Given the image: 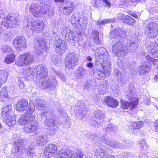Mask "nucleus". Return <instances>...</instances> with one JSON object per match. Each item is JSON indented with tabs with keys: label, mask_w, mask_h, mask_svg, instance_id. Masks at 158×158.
Masks as SVG:
<instances>
[{
	"label": "nucleus",
	"mask_w": 158,
	"mask_h": 158,
	"mask_svg": "<svg viewBox=\"0 0 158 158\" xmlns=\"http://www.w3.org/2000/svg\"><path fill=\"white\" fill-rule=\"evenodd\" d=\"M111 36L115 39L112 51L114 55L118 57L125 56L128 50L134 52L138 48V44L133 40H127L126 43V33L123 29L116 28L110 33Z\"/></svg>",
	"instance_id": "nucleus-1"
},
{
	"label": "nucleus",
	"mask_w": 158,
	"mask_h": 158,
	"mask_svg": "<svg viewBox=\"0 0 158 158\" xmlns=\"http://www.w3.org/2000/svg\"><path fill=\"white\" fill-rule=\"evenodd\" d=\"M32 72L33 73H35L36 77L40 79L39 86L42 89L47 88L53 89L57 85L58 81L54 76L47 77L48 75V71L45 66L42 65H38L33 69Z\"/></svg>",
	"instance_id": "nucleus-2"
},
{
	"label": "nucleus",
	"mask_w": 158,
	"mask_h": 158,
	"mask_svg": "<svg viewBox=\"0 0 158 158\" xmlns=\"http://www.w3.org/2000/svg\"><path fill=\"white\" fill-rule=\"evenodd\" d=\"M15 145L12 149V152L15 155H20L25 152L27 156L29 157H32L35 154L34 149H31L29 146H26L27 142L24 139H19L14 142Z\"/></svg>",
	"instance_id": "nucleus-3"
},
{
	"label": "nucleus",
	"mask_w": 158,
	"mask_h": 158,
	"mask_svg": "<svg viewBox=\"0 0 158 158\" xmlns=\"http://www.w3.org/2000/svg\"><path fill=\"white\" fill-rule=\"evenodd\" d=\"M128 89L126 98L130 100V102L128 103L124 100H122L121 101V107L124 109H127L129 107L131 110H133L137 107L138 104V99L135 94L134 87L129 85Z\"/></svg>",
	"instance_id": "nucleus-4"
},
{
	"label": "nucleus",
	"mask_w": 158,
	"mask_h": 158,
	"mask_svg": "<svg viewBox=\"0 0 158 158\" xmlns=\"http://www.w3.org/2000/svg\"><path fill=\"white\" fill-rule=\"evenodd\" d=\"M5 11L0 9V19L3 18L1 26L6 28H12L15 27L18 24L17 19L15 17L10 15H5Z\"/></svg>",
	"instance_id": "nucleus-5"
},
{
	"label": "nucleus",
	"mask_w": 158,
	"mask_h": 158,
	"mask_svg": "<svg viewBox=\"0 0 158 158\" xmlns=\"http://www.w3.org/2000/svg\"><path fill=\"white\" fill-rule=\"evenodd\" d=\"M30 106L31 107L28 108V110L25 111V114L19 118L18 121L20 125H26L30 121H33L35 119L36 115L32 114V113L35 110V108L33 105Z\"/></svg>",
	"instance_id": "nucleus-6"
},
{
	"label": "nucleus",
	"mask_w": 158,
	"mask_h": 158,
	"mask_svg": "<svg viewBox=\"0 0 158 158\" xmlns=\"http://www.w3.org/2000/svg\"><path fill=\"white\" fill-rule=\"evenodd\" d=\"M34 60L33 55L27 52L19 55L15 63L17 66L22 67L29 65L33 62Z\"/></svg>",
	"instance_id": "nucleus-7"
},
{
	"label": "nucleus",
	"mask_w": 158,
	"mask_h": 158,
	"mask_svg": "<svg viewBox=\"0 0 158 158\" xmlns=\"http://www.w3.org/2000/svg\"><path fill=\"white\" fill-rule=\"evenodd\" d=\"M147 37L150 39L156 37L158 34V25L156 22H149L145 27Z\"/></svg>",
	"instance_id": "nucleus-8"
},
{
	"label": "nucleus",
	"mask_w": 158,
	"mask_h": 158,
	"mask_svg": "<svg viewBox=\"0 0 158 158\" xmlns=\"http://www.w3.org/2000/svg\"><path fill=\"white\" fill-rule=\"evenodd\" d=\"M44 26V24L41 22H31L28 21L24 24V28L26 30H29L39 32L43 30Z\"/></svg>",
	"instance_id": "nucleus-9"
},
{
	"label": "nucleus",
	"mask_w": 158,
	"mask_h": 158,
	"mask_svg": "<svg viewBox=\"0 0 158 158\" xmlns=\"http://www.w3.org/2000/svg\"><path fill=\"white\" fill-rule=\"evenodd\" d=\"M78 61L77 55L74 53H71L68 54L66 56L65 61V66L68 69H73L77 64Z\"/></svg>",
	"instance_id": "nucleus-10"
},
{
	"label": "nucleus",
	"mask_w": 158,
	"mask_h": 158,
	"mask_svg": "<svg viewBox=\"0 0 158 158\" xmlns=\"http://www.w3.org/2000/svg\"><path fill=\"white\" fill-rule=\"evenodd\" d=\"M100 61L96 60L94 67L92 69L94 74L98 79H101L106 76L105 72L101 69H102V63Z\"/></svg>",
	"instance_id": "nucleus-11"
},
{
	"label": "nucleus",
	"mask_w": 158,
	"mask_h": 158,
	"mask_svg": "<svg viewBox=\"0 0 158 158\" xmlns=\"http://www.w3.org/2000/svg\"><path fill=\"white\" fill-rule=\"evenodd\" d=\"M13 44L17 51H23L26 48V40L23 37L15 38L13 42Z\"/></svg>",
	"instance_id": "nucleus-12"
},
{
	"label": "nucleus",
	"mask_w": 158,
	"mask_h": 158,
	"mask_svg": "<svg viewBox=\"0 0 158 158\" xmlns=\"http://www.w3.org/2000/svg\"><path fill=\"white\" fill-rule=\"evenodd\" d=\"M67 44L64 40L60 39H57L56 37V40L53 47L55 51L59 55H61L65 52Z\"/></svg>",
	"instance_id": "nucleus-13"
},
{
	"label": "nucleus",
	"mask_w": 158,
	"mask_h": 158,
	"mask_svg": "<svg viewBox=\"0 0 158 158\" xmlns=\"http://www.w3.org/2000/svg\"><path fill=\"white\" fill-rule=\"evenodd\" d=\"M102 147L103 146L98 147L95 152V155L98 156V158H116L113 156H109L107 151L110 149L106 147V150H105Z\"/></svg>",
	"instance_id": "nucleus-14"
},
{
	"label": "nucleus",
	"mask_w": 158,
	"mask_h": 158,
	"mask_svg": "<svg viewBox=\"0 0 158 158\" xmlns=\"http://www.w3.org/2000/svg\"><path fill=\"white\" fill-rule=\"evenodd\" d=\"M43 8V7L37 3H33L30 6L29 10L34 16L36 18H40L42 15V9Z\"/></svg>",
	"instance_id": "nucleus-15"
},
{
	"label": "nucleus",
	"mask_w": 158,
	"mask_h": 158,
	"mask_svg": "<svg viewBox=\"0 0 158 158\" xmlns=\"http://www.w3.org/2000/svg\"><path fill=\"white\" fill-rule=\"evenodd\" d=\"M31 105H33L35 108V105L32 101L30 102L29 105L28 106V103L27 101L22 100L16 104V109L19 111H26Z\"/></svg>",
	"instance_id": "nucleus-16"
},
{
	"label": "nucleus",
	"mask_w": 158,
	"mask_h": 158,
	"mask_svg": "<svg viewBox=\"0 0 158 158\" xmlns=\"http://www.w3.org/2000/svg\"><path fill=\"white\" fill-rule=\"evenodd\" d=\"M61 34L66 40H73L75 35L69 27H63L62 29Z\"/></svg>",
	"instance_id": "nucleus-17"
},
{
	"label": "nucleus",
	"mask_w": 158,
	"mask_h": 158,
	"mask_svg": "<svg viewBox=\"0 0 158 158\" xmlns=\"http://www.w3.org/2000/svg\"><path fill=\"white\" fill-rule=\"evenodd\" d=\"M57 149V146L53 144L48 145L45 148L44 155L46 157H51L54 154Z\"/></svg>",
	"instance_id": "nucleus-18"
},
{
	"label": "nucleus",
	"mask_w": 158,
	"mask_h": 158,
	"mask_svg": "<svg viewBox=\"0 0 158 158\" xmlns=\"http://www.w3.org/2000/svg\"><path fill=\"white\" fill-rule=\"evenodd\" d=\"M24 127V131L28 133H31L36 131L38 128V123L35 121H30Z\"/></svg>",
	"instance_id": "nucleus-19"
},
{
	"label": "nucleus",
	"mask_w": 158,
	"mask_h": 158,
	"mask_svg": "<svg viewBox=\"0 0 158 158\" xmlns=\"http://www.w3.org/2000/svg\"><path fill=\"white\" fill-rule=\"evenodd\" d=\"M35 48V52L39 53H42L44 49L45 45L43 39L41 37H38L34 42Z\"/></svg>",
	"instance_id": "nucleus-20"
},
{
	"label": "nucleus",
	"mask_w": 158,
	"mask_h": 158,
	"mask_svg": "<svg viewBox=\"0 0 158 158\" xmlns=\"http://www.w3.org/2000/svg\"><path fill=\"white\" fill-rule=\"evenodd\" d=\"M74 6L73 3L71 2H66L62 8L64 14L66 16L70 15L73 11Z\"/></svg>",
	"instance_id": "nucleus-21"
},
{
	"label": "nucleus",
	"mask_w": 158,
	"mask_h": 158,
	"mask_svg": "<svg viewBox=\"0 0 158 158\" xmlns=\"http://www.w3.org/2000/svg\"><path fill=\"white\" fill-rule=\"evenodd\" d=\"M73 152L69 149L58 151L56 158H72Z\"/></svg>",
	"instance_id": "nucleus-22"
},
{
	"label": "nucleus",
	"mask_w": 158,
	"mask_h": 158,
	"mask_svg": "<svg viewBox=\"0 0 158 158\" xmlns=\"http://www.w3.org/2000/svg\"><path fill=\"white\" fill-rule=\"evenodd\" d=\"M149 61H144L142 63L141 65L138 68V72L140 76L145 74L149 70Z\"/></svg>",
	"instance_id": "nucleus-23"
},
{
	"label": "nucleus",
	"mask_w": 158,
	"mask_h": 158,
	"mask_svg": "<svg viewBox=\"0 0 158 158\" xmlns=\"http://www.w3.org/2000/svg\"><path fill=\"white\" fill-rule=\"evenodd\" d=\"M104 102L108 106L113 108L116 107L119 105L118 102L116 99L111 97H106Z\"/></svg>",
	"instance_id": "nucleus-24"
},
{
	"label": "nucleus",
	"mask_w": 158,
	"mask_h": 158,
	"mask_svg": "<svg viewBox=\"0 0 158 158\" xmlns=\"http://www.w3.org/2000/svg\"><path fill=\"white\" fill-rule=\"evenodd\" d=\"M58 123L56 116H52L51 118H47L45 120L44 123L48 127H53L57 126Z\"/></svg>",
	"instance_id": "nucleus-25"
},
{
	"label": "nucleus",
	"mask_w": 158,
	"mask_h": 158,
	"mask_svg": "<svg viewBox=\"0 0 158 158\" xmlns=\"http://www.w3.org/2000/svg\"><path fill=\"white\" fill-rule=\"evenodd\" d=\"M148 48L153 56L158 58V44L155 42H153L148 46Z\"/></svg>",
	"instance_id": "nucleus-26"
},
{
	"label": "nucleus",
	"mask_w": 158,
	"mask_h": 158,
	"mask_svg": "<svg viewBox=\"0 0 158 158\" xmlns=\"http://www.w3.org/2000/svg\"><path fill=\"white\" fill-rule=\"evenodd\" d=\"M36 108L39 110H41L44 109L46 106L45 101L42 99H36L35 100Z\"/></svg>",
	"instance_id": "nucleus-27"
},
{
	"label": "nucleus",
	"mask_w": 158,
	"mask_h": 158,
	"mask_svg": "<svg viewBox=\"0 0 158 158\" xmlns=\"http://www.w3.org/2000/svg\"><path fill=\"white\" fill-rule=\"evenodd\" d=\"M122 21L124 23L128 24L131 26L135 25L136 21L129 15H126L123 16L121 19Z\"/></svg>",
	"instance_id": "nucleus-28"
},
{
	"label": "nucleus",
	"mask_w": 158,
	"mask_h": 158,
	"mask_svg": "<svg viewBox=\"0 0 158 158\" xmlns=\"http://www.w3.org/2000/svg\"><path fill=\"white\" fill-rule=\"evenodd\" d=\"M48 138L46 135H38L36 143L40 146L44 145L48 142Z\"/></svg>",
	"instance_id": "nucleus-29"
},
{
	"label": "nucleus",
	"mask_w": 158,
	"mask_h": 158,
	"mask_svg": "<svg viewBox=\"0 0 158 158\" xmlns=\"http://www.w3.org/2000/svg\"><path fill=\"white\" fill-rule=\"evenodd\" d=\"M6 117L7 118L6 119V122L7 124L10 127L14 126L16 123L15 115L14 114H10Z\"/></svg>",
	"instance_id": "nucleus-30"
},
{
	"label": "nucleus",
	"mask_w": 158,
	"mask_h": 158,
	"mask_svg": "<svg viewBox=\"0 0 158 158\" xmlns=\"http://www.w3.org/2000/svg\"><path fill=\"white\" fill-rule=\"evenodd\" d=\"M85 74V69L82 67H78L75 73V75L78 79H83Z\"/></svg>",
	"instance_id": "nucleus-31"
},
{
	"label": "nucleus",
	"mask_w": 158,
	"mask_h": 158,
	"mask_svg": "<svg viewBox=\"0 0 158 158\" xmlns=\"http://www.w3.org/2000/svg\"><path fill=\"white\" fill-rule=\"evenodd\" d=\"M88 109L83 106L79 107L78 113L77 114V116L79 119L81 120L85 117L87 114Z\"/></svg>",
	"instance_id": "nucleus-32"
},
{
	"label": "nucleus",
	"mask_w": 158,
	"mask_h": 158,
	"mask_svg": "<svg viewBox=\"0 0 158 158\" xmlns=\"http://www.w3.org/2000/svg\"><path fill=\"white\" fill-rule=\"evenodd\" d=\"M8 95L6 87L2 89L0 92V100L1 102L6 101L8 100Z\"/></svg>",
	"instance_id": "nucleus-33"
},
{
	"label": "nucleus",
	"mask_w": 158,
	"mask_h": 158,
	"mask_svg": "<svg viewBox=\"0 0 158 158\" xmlns=\"http://www.w3.org/2000/svg\"><path fill=\"white\" fill-rule=\"evenodd\" d=\"M111 64L110 62L107 60H104L103 61L102 63V71L105 72V74L106 72L108 73L111 70Z\"/></svg>",
	"instance_id": "nucleus-34"
},
{
	"label": "nucleus",
	"mask_w": 158,
	"mask_h": 158,
	"mask_svg": "<svg viewBox=\"0 0 158 158\" xmlns=\"http://www.w3.org/2000/svg\"><path fill=\"white\" fill-rule=\"evenodd\" d=\"M94 117L98 120H101L102 123H103V119L105 117L104 113L100 110H98L94 111Z\"/></svg>",
	"instance_id": "nucleus-35"
},
{
	"label": "nucleus",
	"mask_w": 158,
	"mask_h": 158,
	"mask_svg": "<svg viewBox=\"0 0 158 158\" xmlns=\"http://www.w3.org/2000/svg\"><path fill=\"white\" fill-rule=\"evenodd\" d=\"M108 143L109 144H107V145L113 148H123V145L121 143L117 141H113L111 139L109 140Z\"/></svg>",
	"instance_id": "nucleus-36"
},
{
	"label": "nucleus",
	"mask_w": 158,
	"mask_h": 158,
	"mask_svg": "<svg viewBox=\"0 0 158 158\" xmlns=\"http://www.w3.org/2000/svg\"><path fill=\"white\" fill-rule=\"evenodd\" d=\"M96 51L97 52H98L99 54L102 55L105 58V59L107 60L109 58V55L105 48H100L99 49L98 48L96 49Z\"/></svg>",
	"instance_id": "nucleus-37"
},
{
	"label": "nucleus",
	"mask_w": 158,
	"mask_h": 158,
	"mask_svg": "<svg viewBox=\"0 0 158 158\" xmlns=\"http://www.w3.org/2000/svg\"><path fill=\"white\" fill-rule=\"evenodd\" d=\"M11 106L8 105L3 108L1 114L3 118H6V117L9 115V112L11 110Z\"/></svg>",
	"instance_id": "nucleus-38"
},
{
	"label": "nucleus",
	"mask_w": 158,
	"mask_h": 158,
	"mask_svg": "<svg viewBox=\"0 0 158 158\" xmlns=\"http://www.w3.org/2000/svg\"><path fill=\"white\" fill-rule=\"evenodd\" d=\"M8 76V72L4 70H0V80L3 82L6 81Z\"/></svg>",
	"instance_id": "nucleus-39"
},
{
	"label": "nucleus",
	"mask_w": 158,
	"mask_h": 158,
	"mask_svg": "<svg viewBox=\"0 0 158 158\" xmlns=\"http://www.w3.org/2000/svg\"><path fill=\"white\" fill-rule=\"evenodd\" d=\"M15 56L14 54H10L5 58L4 62L7 64H9L14 62Z\"/></svg>",
	"instance_id": "nucleus-40"
},
{
	"label": "nucleus",
	"mask_w": 158,
	"mask_h": 158,
	"mask_svg": "<svg viewBox=\"0 0 158 158\" xmlns=\"http://www.w3.org/2000/svg\"><path fill=\"white\" fill-rule=\"evenodd\" d=\"M81 15L80 13H75L71 16V23L74 24L78 22Z\"/></svg>",
	"instance_id": "nucleus-41"
},
{
	"label": "nucleus",
	"mask_w": 158,
	"mask_h": 158,
	"mask_svg": "<svg viewBox=\"0 0 158 158\" xmlns=\"http://www.w3.org/2000/svg\"><path fill=\"white\" fill-rule=\"evenodd\" d=\"M96 141H94V142H97L100 141L102 143H105L107 145L109 144L108 141H109L110 139H106L104 136L103 135H97V139H96Z\"/></svg>",
	"instance_id": "nucleus-42"
},
{
	"label": "nucleus",
	"mask_w": 158,
	"mask_h": 158,
	"mask_svg": "<svg viewBox=\"0 0 158 158\" xmlns=\"http://www.w3.org/2000/svg\"><path fill=\"white\" fill-rule=\"evenodd\" d=\"M132 128L134 129H139L142 127L143 125V122L142 121H138L132 122L131 124Z\"/></svg>",
	"instance_id": "nucleus-43"
},
{
	"label": "nucleus",
	"mask_w": 158,
	"mask_h": 158,
	"mask_svg": "<svg viewBox=\"0 0 158 158\" xmlns=\"http://www.w3.org/2000/svg\"><path fill=\"white\" fill-rule=\"evenodd\" d=\"M53 110L52 109H49L47 111H43L41 113V114L42 116L48 117V118H51L53 116Z\"/></svg>",
	"instance_id": "nucleus-44"
},
{
	"label": "nucleus",
	"mask_w": 158,
	"mask_h": 158,
	"mask_svg": "<svg viewBox=\"0 0 158 158\" xmlns=\"http://www.w3.org/2000/svg\"><path fill=\"white\" fill-rule=\"evenodd\" d=\"M85 136L89 139H91L94 142L96 141V139H97V135L96 134L90 132L86 133Z\"/></svg>",
	"instance_id": "nucleus-45"
},
{
	"label": "nucleus",
	"mask_w": 158,
	"mask_h": 158,
	"mask_svg": "<svg viewBox=\"0 0 158 158\" xmlns=\"http://www.w3.org/2000/svg\"><path fill=\"white\" fill-rule=\"evenodd\" d=\"M117 63V64L119 68L123 70L128 68V65H127L128 63L126 61L122 60L118 62V61Z\"/></svg>",
	"instance_id": "nucleus-46"
},
{
	"label": "nucleus",
	"mask_w": 158,
	"mask_h": 158,
	"mask_svg": "<svg viewBox=\"0 0 158 158\" xmlns=\"http://www.w3.org/2000/svg\"><path fill=\"white\" fill-rule=\"evenodd\" d=\"M91 122V125L94 127H98V125H102L103 124V123H102L101 120H98L94 117L93 118V119H92Z\"/></svg>",
	"instance_id": "nucleus-47"
},
{
	"label": "nucleus",
	"mask_w": 158,
	"mask_h": 158,
	"mask_svg": "<svg viewBox=\"0 0 158 158\" xmlns=\"http://www.w3.org/2000/svg\"><path fill=\"white\" fill-rule=\"evenodd\" d=\"M42 11L41 12L42 14L41 17L43 16L44 15H47L48 16H50L53 15V12L52 10H47L44 9V7L42 9Z\"/></svg>",
	"instance_id": "nucleus-48"
},
{
	"label": "nucleus",
	"mask_w": 158,
	"mask_h": 158,
	"mask_svg": "<svg viewBox=\"0 0 158 158\" xmlns=\"http://www.w3.org/2000/svg\"><path fill=\"white\" fill-rule=\"evenodd\" d=\"M92 34L93 35V38L95 42L97 44H100L101 43V42L100 41L98 37V32L96 30L93 31Z\"/></svg>",
	"instance_id": "nucleus-49"
},
{
	"label": "nucleus",
	"mask_w": 158,
	"mask_h": 158,
	"mask_svg": "<svg viewBox=\"0 0 158 158\" xmlns=\"http://www.w3.org/2000/svg\"><path fill=\"white\" fill-rule=\"evenodd\" d=\"M114 21V19H106L102 21H98L97 24L99 25H104L105 23H108L113 22Z\"/></svg>",
	"instance_id": "nucleus-50"
},
{
	"label": "nucleus",
	"mask_w": 158,
	"mask_h": 158,
	"mask_svg": "<svg viewBox=\"0 0 158 158\" xmlns=\"http://www.w3.org/2000/svg\"><path fill=\"white\" fill-rule=\"evenodd\" d=\"M93 82L90 80H88L85 83L84 89H89L93 87Z\"/></svg>",
	"instance_id": "nucleus-51"
},
{
	"label": "nucleus",
	"mask_w": 158,
	"mask_h": 158,
	"mask_svg": "<svg viewBox=\"0 0 158 158\" xmlns=\"http://www.w3.org/2000/svg\"><path fill=\"white\" fill-rule=\"evenodd\" d=\"M95 58L96 60L100 61L102 62L103 60H105V58L102 56V55L99 53H97V52L96 51L95 53Z\"/></svg>",
	"instance_id": "nucleus-52"
},
{
	"label": "nucleus",
	"mask_w": 158,
	"mask_h": 158,
	"mask_svg": "<svg viewBox=\"0 0 158 158\" xmlns=\"http://www.w3.org/2000/svg\"><path fill=\"white\" fill-rule=\"evenodd\" d=\"M4 52H8L9 53H13L14 51L12 48L10 46L5 45L3 48Z\"/></svg>",
	"instance_id": "nucleus-53"
},
{
	"label": "nucleus",
	"mask_w": 158,
	"mask_h": 158,
	"mask_svg": "<svg viewBox=\"0 0 158 158\" xmlns=\"http://www.w3.org/2000/svg\"><path fill=\"white\" fill-rule=\"evenodd\" d=\"M115 127L112 124H109L106 126V127L103 129V131L109 132L112 131L114 129Z\"/></svg>",
	"instance_id": "nucleus-54"
},
{
	"label": "nucleus",
	"mask_w": 158,
	"mask_h": 158,
	"mask_svg": "<svg viewBox=\"0 0 158 158\" xmlns=\"http://www.w3.org/2000/svg\"><path fill=\"white\" fill-rule=\"evenodd\" d=\"M76 154L74 156L75 158H82L83 154L80 149H77V152H76Z\"/></svg>",
	"instance_id": "nucleus-55"
},
{
	"label": "nucleus",
	"mask_w": 158,
	"mask_h": 158,
	"mask_svg": "<svg viewBox=\"0 0 158 158\" xmlns=\"http://www.w3.org/2000/svg\"><path fill=\"white\" fill-rule=\"evenodd\" d=\"M78 22L80 23V24H82L84 26H86L87 24L86 19L85 17H83L81 18L80 17Z\"/></svg>",
	"instance_id": "nucleus-56"
},
{
	"label": "nucleus",
	"mask_w": 158,
	"mask_h": 158,
	"mask_svg": "<svg viewBox=\"0 0 158 158\" xmlns=\"http://www.w3.org/2000/svg\"><path fill=\"white\" fill-rule=\"evenodd\" d=\"M139 144L141 145V147L143 149H146L148 148L147 144L146 143L144 139H142L139 141Z\"/></svg>",
	"instance_id": "nucleus-57"
},
{
	"label": "nucleus",
	"mask_w": 158,
	"mask_h": 158,
	"mask_svg": "<svg viewBox=\"0 0 158 158\" xmlns=\"http://www.w3.org/2000/svg\"><path fill=\"white\" fill-rule=\"evenodd\" d=\"M57 112L60 116H64L66 113V111L64 109L61 107H59L58 109Z\"/></svg>",
	"instance_id": "nucleus-58"
},
{
	"label": "nucleus",
	"mask_w": 158,
	"mask_h": 158,
	"mask_svg": "<svg viewBox=\"0 0 158 158\" xmlns=\"http://www.w3.org/2000/svg\"><path fill=\"white\" fill-rule=\"evenodd\" d=\"M103 2H104L105 4V6L110 8L111 6V4L109 1V0H103Z\"/></svg>",
	"instance_id": "nucleus-59"
},
{
	"label": "nucleus",
	"mask_w": 158,
	"mask_h": 158,
	"mask_svg": "<svg viewBox=\"0 0 158 158\" xmlns=\"http://www.w3.org/2000/svg\"><path fill=\"white\" fill-rule=\"evenodd\" d=\"M153 126L155 128V131L158 132V119L153 124Z\"/></svg>",
	"instance_id": "nucleus-60"
},
{
	"label": "nucleus",
	"mask_w": 158,
	"mask_h": 158,
	"mask_svg": "<svg viewBox=\"0 0 158 158\" xmlns=\"http://www.w3.org/2000/svg\"><path fill=\"white\" fill-rule=\"evenodd\" d=\"M145 56V52L144 50H142L139 52L138 53V55L137 56L138 57H140V56Z\"/></svg>",
	"instance_id": "nucleus-61"
},
{
	"label": "nucleus",
	"mask_w": 158,
	"mask_h": 158,
	"mask_svg": "<svg viewBox=\"0 0 158 158\" xmlns=\"http://www.w3.org/2000/svg\"><path fill=\"white\" fill-rule=\"evenodd\" d=\"M19 87L21 88H23L24 86V82L22 80L21 78H20L19 80Z\"/></svg>",
	"instance_id": "nucleus-62"
},
{
	"label": "nucleus",
	"mask_w": 158,
	"mask_h": 158,
	"mask_svg": "<svg viewBox=\"0 0 158 158\" xmlns=\"http://www.w3.org/2000/svg\"><path fill=\"white\" fill-rule=\"evenodd\" d=\"M102 0H95V6L98 8L101 3Z\"/></svg>",
	"instance_id": "nucleus-63"
},
{
	"label": "nucleus",
	"mask_w": 158,
	"mask_h": 158,
	"mask_svg": "<svg viewBox=\"0 0 158 158\" xmlns=\"http://www.w3.org/2000/svg\"><path fill=\"white\" fill-rule=\"evenodd\" d=\"M115 76L118 79L121 80L122 79V74L120 72H118L117 74H115Z\"/></svg>",
	"instance_id": "nucleus-64"
}]
</instances>
